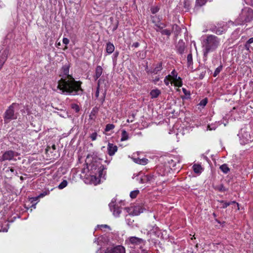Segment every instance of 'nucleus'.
Instances as JSON below:
<instances>
[{
    "instance_id": "b1692460",
    "label": "nucleus",
    "mask_w": 253,
    "mask_h": 253,
    "mask_svg": "<svg viewBox=\"0 0 253 253\" xmlns=\"http://www.w3.org/2000/svg\"><path fill=\"white\" fill-rule=\"evenodd\" d=\"M148 159L146 158L135 159V162L140 165H145L148 163Z\"/></svg>"
},
{
    "instance_id": "864d4df0",
    "label": "nucleus",
    "mask_w": 253,
    "mask_h": 253,
    "mask_svg": "<svg viewBox=\"0 0 253 253\" xmlns=\"http://www.w3.org/2000/svg\"><path fill=\"white\" fill-rule=\"evenodd\" d=\"M105 92L103 94V96L102 98L100 99V103H101V104H102L104 103V102L105 101Z\"/></svg>"
},
{
    "instance_id": "f8f14e48",
    "label": "nucleus",
    "mask_w": 253,
    "mask_h": 253,
    "mask_svg": "<svg viewBox=\"0 0 253 253\" xmlns=\"http://www.w3.org/2000/svg\"><path fill=\"white\" fill-rule=\"evenodd\" d=\"M176 48L177 52L180 54H182L184 53L185 48V43L182 41H179L176 45Z\"/></svg>"
},
{
    "instance_id": "69168bd1",
    "label": "nucleus",
    "mask_w": 253,
    "mask_h": 253,
    "mask_svg": "<svg viewBox=\"0 0 253 253\" xmlns=\"http://www.w3.org/2000/svg\"><path fill=\"white\" fill-rule=\"evenodd\" d=\"M32 203H33V204L31 206V207L32 208H36V205L37 203H34V202H33Z\"/></svg>"
},
{
    "instance_id": "f704fd0d",
    "label": "nucleus",
    "mask_w": 253,
    "mask_h": 253,
    "mask_svg": "<svg viewBox=\"0 0 253 253\" xmlns=\"http://www.w3.org/2000/svg\"><path fill=\"white\" fill-rule=\"evenodd\" d=\"M225 31L223 27H218L215 31V34L220 35L225 33Z\"/></svg>"
},
{
    "instance_id": "423d86ee",
    "label": "nucleus",
    "mask_w": 253,
    "mask_h": 253,
    "mask_svg": "<svg viewBox=\"0 0 253 253\" xmlns=\"http://www.w3.org/2000/svg\"><path fill=\"white\" fill-rule=\"evenodd\" d=\"M126 242H127L129 245H131L132 246L131 247L133 248L137 247L141 249L142 246L144 245L143 240L136 237H130L126 240Z\"/></svg>"
},
{
    "instance_id": "c03bdc74",
    "label": "nucleus",
    "mask_w": 253,
    "mask_h": 253,
    "mask_svg": "<svg viewBox=\"0 0 253 253\" xmlns=\"http://www.w3.org/2000/svg\"><path fill=\"white\" fill-rule=\"evenodd\" d=\"M134 118L135 115L134 114H132L130 116H129V119L127 120V122H132Z\"/></svg>"
},
{
    "instance_id": "20e7f679",
    "label": "nucleus",
    "mask_w": 253,
    "mask_h": 253,
    "mask_svg": "<svg viewBox=\"0 0 253 253\" xmlns=\"http://www.w3.org/2000/svg\"><path fill=\"white\" fill-rule=\"evenodd\" d=\"M19 109V104L13 103L6 110L4 114L3 119L5 123H8L12 120L16 119L17 118V113H15V110H18Z\"/></svg>"
},
{
    "instance_id": "473e14b6",
    "label": "nucleus",
    "mask_w": 253,
    "mask_h": 253,
    "mask_svg": "<svg viewBox=\"0 0 253 253\" xmlns=\"http://www.w3.org/2000/svg\"><path fill=\"white\" fill-rule=\"evenodd\" d=\"M68 182L66 180H64L58 186L59 189H62L67 185Z\"/></svg>"
},
{
    "instance_id": "f3484780",
    "label": "nucleus",
    "mask_w": 253,
    "mask_h": 253,
    "mask_svg": "<svg viewBox=\"0 0 253 253\" xmlns=\"http://www.w3.org/2000/svg\"><path fill=\"white\" fill-rule=\"evenodd\" d=\"M103 69L100 66H97L95 69V74L94 76L95 80H97L102 75Z\"/></svg>"
},
{
    "instance_id": "4c0bfd02",
    "label": "nucleus",
    "mask_w": 253,
    "mask_h": 253,
    "mask_svg": "<svg viewBox=\"0 0 253 253\" xmlns=\"http://www.w3.org/2000/svg\"><path fill=\"white\" fill-rule=\"evenodd\" d=\"M171 75H170L171 77H169L170 78V79H171L172 80H176V78L177 77V74L176 72V71L174 70H173L171 72Z\"/></svg>"
},
{
    "instance_id": "3c124183",
    "label": "nucleus",
    "mask_w": 253,
    "mask_h": 253,
    "mask_svg": "<svg viewBox=\"0 0 253 253\" xmlns=\"http://www.w3.org/2000/svg\"><path fill=\"white\" fill-rule=\"evenodd\" d=\"M217 28H218L216 26H214L210 28V31L215 33V31L217 30Z\"/></svg>"
},
{
    "instance_id": "a878e982",
    "label": "nucleus",
    "mask_w": 253,
    "mask_h": 253,
    "mask_svg": "<svg viewBox=\"0 0 253 253\" xmlns=\"http://www.w3.org/2000/svg\"><path fill=\"white\" fill-rule=\"evenodd\" d=\"M220 169L224 173H227L230 170V169L228 167L227 165L225 164L221 165L220 167Z\"/></svg>"
},
{
    "instance_id": "2eb2a0df",
    "label": "nucleus",
    "mask_w": 253,
    "mask_h": 253,
    "mask_svg": "<svg viewBox=\"0 0 253 253\" xmlns=\"http://www.w3.org/2000/svg\"><path fill=\"white\" fill-rule=\"evenodd\" d=\"M166 27V25L163 23L158 21L155 24L154 29L157 32H160Z\"/></svg>"
},
{
    "instance_id": "1a4fd4ad",
    "label": "nucleus",
    "mask_w": 253,
    "mask_h": 253,
    "mask_svg": "<svg viewBox=\"0 0 253 253\" xmlns=\"http://www.w3.org/2000/svg\"><path fill=\"white\" fill-rule=\"evenodd\" d=\"M115 202L116 199H113L112 200V202L109 204V206L111 211H113L114 215L116 216H119L121 212V210L120 207L114 204Z\"/></svg>"
},
{
    "instance_id": "09e8293b",
    "label": "nucleus",
    "mask_w": 253,
    "mask_h": 253,
    "mask_svg": "<svg viewBox=\"0 0 253 253\" xmlns=\"http://www.w3.org/2000/svg\"><path fill=\"white\" fill-rule=\"evenodd\" d=\"M97 112V109H96L95 108H93L92 109V111L91 112L90 117L92 115L95 116Z\"/></svg>"
},
{
    "instance_id": "393cba45",
    "label": "nucleus",
    "mask_w": 253,
    "mask_h": 253,
    "mask_svg": "<svg viewBox=\"0 0 253 253\" xmlns=\"http://www.w3.org/2000/svg\"><path fill=\"white\" fill-rule=\"evenodd\" d=\"M122 137L121 140L122 141L126 140L128 139V134L127 132L125 130H123L122 131Z\"/></svg>"
},
{
    "instance_id": "aec40b11",
    "label": "nucleus",
    "mask_w": 253,
    "mask_h": 253,
    "mask_svg": "<svg viewBox=\"0 0 253 253\" xmlns=\"http://www.w3.org/2000/svg\"><path fill=\"white\" fill-rule=\"evenodd\" d=\"M8 228L7 222H0V232H6Z\"/></svg>"
},
{
    "instance_id": "680f3d73",
    "label": "nucleus",
    "mask_w": 253,
    "mask_h": 253,
    "mask_svg": "<svg viewBox=\"0 0 253 253\" xmlns=\"http://www.w3.org/2000/svg\"><path fill=\"white\" fill-rule=\"evenodd\" d=\"M119 55V52L116 51L114 54V58H117Z\"/></svg>"
},
{
    "instance_id": "6ab92c4d",
    "label": "nucleus",
    "mask_w": 253,
    "mask_h": 253,
    "mask_svg": "<svg viewBox=\"0 0 253 253\" xmlns=\"http://www.w3.org/2000/svg\"><path fill=\"white\" fill-rule=\"evenodd\" d=\"M150 94L152 98H155L161 94V91L158 89H153L151 91Z\"/></svg>"
},
{
    "instance_id": "49530a36",
    "label": "nucleus",
    "mask_w": 253,
    "mask_h": 253,
    "mask_svg": "<svg viewBox=\"0 0 253 253\" xmlns=\"http://www.w3.org/2000/svg\"><path fill=\"white\" fill-rule=\"evenodd\" d=\"M5 59L4 58H0V70L1 69L5 62Z\"/></svg>"
},
{
    "instance_id": "0e129e2a",
    "label": "nucleus",
    "mask_w": 253,
    "mask_h": 253,
    "mask_svg": "<svg viewBox=\"0 0 253 253\" xmlns=\"http://www.w3.org/2000/svg\"><path fill=\"white\" fill-rule=\"evenodd\" d=\"M51 148L53 150H55L56 149V145L55 144H53L52 146H51Z\"/></svg>"
},
{
    "instance_id": "bb28decb",
    "label": "nucleus",
    "mask_w": 253,
    "mask_h": 253,
    "mask_svg": "<svg viewBox=\"0 0 253 253\" xmlns=\"http://www.w3.org/2000/svg\"><path fill=\"white\" fill-rule=\"evenodd\" d=\"M187 65L188 66H190L193 65V58H192V54L191 53H190L188 54L187 57Z\"/></svg>"
},
{
    "instance_id": "7ed1b4c3",
    "label": "nucleus",
    "mask_w": 253,
    "mask_h": 253,
    "mask_svg": "<svg viewBox=\"0 0 253 253\" xmlns=\"http://www.w3.org/2000/svg\"><path fill=\"white\" fill-rule=\"evenodd\" d=\"M253 20V9L246 7L242 9L239 16L236 20L238 25H243L249 23Z\"/></svg>"
},
{
    "instance_id": "f257e3e1",
    "label": "nucleus",
    "mask_w": 253,
    "mask_h": 253,
    "mask_svg": "<svg viewBox=\"0 0 253 253\" xmlns=\"http://www.w3.org/2000/svg\"><path fill=\"white\" fill-rule=\"evenodd\" d=\"M70 66L64 65L61 69V79L58 82L57 88L62 93L76 95H82L84 89L82 88V82L75 81L74 78L69 74Z\"/></svg>"
},
{
    "instance_id": "ea45409f",
    "label": "nucleus",
    "mask_w": 253,
    "mask_h": 253,
    "mask_svg": "<svg viewBox=\"0 0 253 253\" xmlns=\"http://www.w3.org/2000/svg\"><path fill=\"white\" fill-rule=\"evenodd\" d=\"M244 135L246 136V139L245 140L243 141V142L245 143H248L250 141H251V137L250 134H249L248 133L246 132L245 133Z\"/></svg>"
},
{
    "instance_id": "72a5a7b5",
    "label": "nucleus",
    "mask_w": 253,
    "mask_h": 253,
    "mask_svg": "<svg viewBox=\"0 0 253 253\" xmlns=\"http://www.w3.org/2000/svg\"><path fill=\"white\" fill-rule=\"evenodd\" d=\"M139 192V190H134L131 191L130 193V197L132 199L135 198L138 194Z\"/></svg>"
},
{
    "instance_id": "774afa93",
    "label": "nucleus",
    "mask_w": 253,
    "mask_h": 253,
    "mask_svg": "<svg viewBox=\"0 0 253 253\" xmlns=\"http://www.w3.org/2000/svg\"><path fill=\"white\" fill-rule=\"evenodd\" d=\"M82 173H85V168L83 169H82Z\"/></svg>"
},
{
    "instance_id": "a19ab883",
    "label": "nucleus",
    "mask_w": 253,
    "mask_h": 253,
    "mask_svg": "<svg viewBox=\"0 0 253 253\" xmlns=\"http://www.w3.org/2000/svg\"><path fill=\"white\" fill-rule=\"evenodd\" d=\"M208 103V99L207 98L202 99L200 102L199 103V105L201 106H205L206 105V104Z\"/></svg>"
},
{
    "instance_id": "37998d69",
    "label": "nucleus",
    "mask_w": 253,
    "mask_h": 253,
    "mask_svg": "<svg viewBox=\"0 0 253 253\" xmlns=\"http://www.w3.org/2000/svg\"><path fill=\"white\" fill-rule=\"evenodd\" d=\"M171 76L169 75L168 76H167L164 80V83L167 85H169V81L171 80L170 78H169Z\"/></svg>"
},
{
    "instance_id": "5701e85b",
    "label": "nucleus",
    "mask_w": 253,
    "mask_h": 253,
    "mask_svg": "<svg viewBox=\"0 0 253 253\" xmlns=\"http://www.w3.org/2000/svg\"><path fill=\"white\" fill-rule=\"evenodd\" d=\"M105 168L104 166L102 165V167H100L99 169H98L97 171H96V173H94V175L95 176H98L99 177H102L103 175V171L104 169Z\"/></svg>"
},
{
    "instance_id": "052dcab7",
    "label": "nucleus",
    "mask_w": 253,
    "mask_h": 253,
    "mask_svg": "<svg viewBox=\"0 0 253 253\" xmlns=\"http://www.w3.org/2000/svg\"><path fill=\"white\" fill-rule=\"evenodd\" d=\"M245 47L247 49V50H249V48H250V45L249 43H247V42H246V44H245Z\"/></svg>"
},
{
    "instance_id": "bf43d9fd",
    "label": "nucleus",
    "mask_w": 253,
    "mask_h": 253,
    "mask_svg": "<svg viewBox=\"0 0 253 253\" xmlns=\"http://www.w3.org/2000/svg\"><path fill=\"white\" fill-rule=\"evenodd\" d=\"M140 249H141L140 252H139L138 253H148L147 251H146L145 250L141 249V248Z\"/></svg>"
},
{
    "instance_id": "de8ad7c7",
    "label": "nucleus",
    "mask_w": 253,
    "mask_h": 253,
    "mask_svg": "<svg viewBox=\"0 0 253 253\" xmlns=\"http://www.w3.org/2000/svg\"><path fill=\"white\" fill-rule=\"evenodd\" d=\"M206 73V71H203L202 73H201L200 75H199V79L201 80L203 79L205 76Z\"/></svg>"
},
{
    "instance_id": "e433bc0d",
    "label": "nucleus",
    "mask_w": 253,
    "mask_h": 253,
    "mask_svg": "<svg viewBox=\"0 0 253 253\" xmlns=\"http://www.w3.org/2000/svg\"><path fill=\"white\" fill-rule=\"evenodd\" d=\"M216 189L220 192H224L227 190V189L225 188L223 184H220L218 186H217L216 187Z\"/></svg>"
},
{
    "instance_id": "39448f33",
    "label": "nucleus",
    "mask_w": 253,
    "mask_h": 253,
    "mask_svg": "<svg viewBox=\"0 0 253 253\" xmlns=\"http://www.w3.org/2000/svg\"><path fill=\"white\" fill-rule=\"evenodd\" d=\"M102 164L100 160L97 158L93 159L91 163L87 167V170H90L92 174L96 173L98 169L102 167Z\"/></svg>"
},
{
    "instance_id": "dca6fc26",
    "label": "nucleus",
    "mask_w": 253,
    "mask_h": 253,
    "mask_svg": "<svg viewBox=\"0 0 253 253\" xmlns=\"http://www.w3.org/2000/svg\"><path fill=\"white\" fill-rule=\"evenodd\" d=\"M49 193H50L49 190H45V191L42 192V193H41V194H40L39 195V196H38L36 197L31 198L30 199L31 202L33 203V202L36 201L39 198H42V197H43L44 196H45V195H48L49 194Z\"/></svg>"
},
{
    "instance_id": "4468645a",
    "label": "nucleus",
    "mask_w": 253,
    "mask_h": 253,
    "mask_svg": "<svg viewBox=\"0 0 253 253\" xmlns=\"http://www.w3.org/2000/svg\"><path fill=\"white\" fill-rule=\"evenodd\" d=\"M154 179L153 175H144L143 177H141L140 179V182L141 183H145L146 182H151Z\"/></svg>"
},
{
    "instance_id": "6e6d98bb",
    "label": "nucleus",
    "mask_w": 253,
    "mask_h": 253,
    "mask_svg": "<svg viewBox=\"0 0 253 253\" xmlns=\"http://www.w3.org/2000/svg\"><path fill=\"white\" fill-rule=\"evenodd\" d=\"M139 42H135L132 44V46L136 48V47H138L139 46Z\"/></svg>"
},
{
    "instance_id": "2f4dec72",
    "label": "nucleus",
    "mask_w": 253,
    "mask_h": 253,
    "mask_svg": "<svg viewBox=\"0 0 253 253\" xmlns=\"http://www.w3.org/2000/svg\"><path fill=\"white\" fill-rule=\"evenodd\" d=\"M219 202L221 203V208L223 209L226 208L228 206L231 205V203L224 202V201H220Z\"/></svg>"
},
{
    "instance_id": "9d476101",
    "label": "nucleus",
    "mask_w": 253,
    "mask_h": 253,
    "mask_svg": "<svg viewBox=\"0 0 253 253\" xmlns=\"http://www.w3.org/2000/svg\"><path fill=\"white\" fill-rule=\"evenodd\" d=\"M18 153L12 150H9L5 152L1 157V161H4L6 160L10 161L14 157L17 156Z\"/></svg>"
},
{
    "instance_id": "0eeeda50",
    "label": "nucleus",
    "mask_w": 253,
    "mask_h": 253,
    "mask_svg": "<svg viewBox=\"0 0 253 253\" xmlns=\"http://www.w3.org/2000/svg\"><path fill=\"white\" fill-rule=\"evenodd\" d=\"M124 211L128 213L130 215H138L143 212L142 208L140 207L132 206L130 207H126L124 209Z\"/></svg>"
},
{
    "instance_id": "c756f323",
    "label": "nucleus",
    "mask_w": 253,
    "mask_h": 253,
    "mask_svg": "<svg viewBox=\"0 0 253 253\" xmlns=\"http://www.w3.org/2000/svg\"><path fill=\"white\" fill-rule=\"evenodd\" d=\"M223 66L222 65H220L219 67L216 68V69L214 71V72L213 73V76L214 77H216L219 73L222 70Z\"/></svg>"
},
{
    "instance_id": "58836bf2",
    "label": "nucleus",
    "mask_w": 253,
    "mask_h": 253,
    "mask_svg": "<svg viewBox=\"0 0 253 253\" xmlns=\"http://www.w3.org/2000/svg\"><path fill=\"white\" fill-rule=\"evenodd\" d=\"M71 106L73 109L75 110L76 112L78 113L80 111V107L77 104H72Z\"/></svg>"
},
{
    "instance_id": "a18cd8bd",
    "label": "nucleus",
    "mask_w": 253,
    "mask_h": 253,
    "mask_svg": "<svg viewBox=\"0 0 253 253\" xmlns=\"http://www.w3.org/2000/svg\"><path fill=\"white\" fill-rule=\"evenodd\" d=\"M97 135V134L96 132L92 133L90 135V138H91V140L93 141L96 140Z\"/></svg>"
},
{
    "instance_id": "6e6552de",
    "label": "nucleus",
    "mask_w": 253,
    "mask_h": 253,
    "mask_svg": "<svg viewBox=\"0 0 253 253\" xmlns=\"http://www.w3.org/2000/svg\"><path fill=\"white\" fill-rule=\"evenodd\" d=\"M125 248L121 245L107 248L105 253H125Z\"/></svg>"
},
{
    "instance_id": "79ce46f5",
    "label": "nucleus",
    "mask_w": 253,
    "mask_h": 253,
    "mask_svg": "<svg viewBox=\"0 0 253 253\" xmlns=\"http://www.w3.org/2000/svg\"><path fill=\"white\" fill-rule=\"evenodd\" d=\"M159 8L158 6H153L151 8V11L153 14H155L158 12Z\"/></svg>"
},
{
    "instance_id": "412c9836",
    "label": "nucleus",
    "mask_w": 253,
    "mask_h": 253,
    "mask_svg": "<svg viewBox=\"0 0 253 253\" xmlns=\"http://www.w3.org/2000/svg\"><path fill=\"white\" fill-rule=\"evenodd\" d=\"M193 168L194 171L196 173H201L203 169L201 166L199 164H194Z\"/></svg>"
},
{
    "instance_id": "603ef678",
    "label": "nucleus",
    "mask_w": 253,
    "mask_h": 253,
    "mask_svg": "<svg viewBox=\"0 0 253 253\" xmlns=\"http://www.w3.org/2000/svg\"><path fill=\"white\" fill-rule=\"evenodd\" d=\"M182 91L183 92V93L185 94V95H190V92L187 91L185 88H182Z\"/></svg>"
},
{
    "instance_id": "4d7b16f0",
    "label": "nucleus",
    "mask_w": 253,
    "mask_h": 253,
    "mask_svg": "<svg viewBox=\"0 0 253 253\" xmlns=\"http://www.w3.org/2000/svg\"><path fill=\"white\" fill-rule=\"evenodd\" d=\"M99 87H97V89H96V92H95V97L96 98H98V96H99Z\"/></svg>"
},
{
    "instance_id": "4be33fe9",
    "label": "nucleus",
    "mask_w": 253,
    "mask_h": 253,
    "mask_svg": "<svg viewBox=\"0 0 253 253\" xmlns=\"http://www.w3.org/2000/svg\"><path fill=\"white\" fill-rule=\"evenodd\" d=\"M172 30L176 36H177L181 32L180 27L176 24L172 25Z\"/></svg>"
},
{
    "instance_id": "c85d7f7f",
    "label": "nucleus",
    "mask_w": 253,
    "mask_h": 253,
    "mask_svg": "<svg viewBox=\"0 0 253 253\" xmlns=\"http://www.w3.org/2000/svg\"><path fill=\"white\" fill-rule=\"evenodd\" d=\"M174 82V84L175 86L180 87L182 85L181 79L180 77H177L176 80H173Z\"/></svg>"
},
{
    "instance_id": "7c9ffc66",
    "label": "nucleus",
    "mask_w": 253,
    "mask_h": 253,
    "mask_svg": "<svg viewBox=\"0 0 253 253\" xmlns=\"http://www.w3.org/2000/svg\"><path fill=\"white\" fill-rule=\"evenodd\" d=\"M207 1V0H196V6L201 7L204 5Z\"/></svg>"
},
{
    "instance_id": "a211bd4d",
    "label": "nucleus",
    "mask_w": 253,
    "mask_h": 253,
    "mask_svg": "<svg viewBox=\"0 0 253 253\" xmlns=\"http://www.w3.org/2000/svg\"><path fill=\"white\" fill-rule=\"evenodd\" d=\"M114 49L115 46L113 43H111L110 42H109L107 43L106 50L108 53H112L114 51Z\"/></svg>"
},
{
    "instance_id": "8fccbe9b",
    "label": "nucleus",
    "mask_w": 253,
    "mask_h": 253,
    "mask_svg": "<svg viewBox=\"0 0 253 253\" xmlns=\"http://www.w3.org/2000/svg\"><path fill=\"white\" fill-rule=\"evenodd\" d=\"M63 42L65 44L67 45V44H68L69 43V40L68 39H67L66 38H64L63 39Z\"/></svg>"
},
{
    "instance_id": "cd10ccee",
    "label": "nucleus",
    "mask_w": 253,
    "mask_h": 253,
    "mask_svg": "<svg viewBox=\"0 0 253 253\" xmlns=\"http://www.w3.org/2000/svg\"><path fill=\"white\" fill-rule=\"evenodd\" d=\"M160 33L163 35H166L168 37V39H169V36H170L171 34V31L169 30L168 29H163Z\"/></svg>"
},
{
    "instance_id": "c9c22d12",
    "label": "nucleus",
    "mask_w": 253,
    "mask_h": 253,
    "mask_svg": "<svg viewBox=\"0 0 253 253\" xmlns=\"http://www.w3.org/2000/svg\"><path fill=\"white\" fill-rule=\"evenodd\" d=\"M114 127H115V126L113 124H107L106 126L105 131H109L110 130H112V129H114Z\"/></svg>"
},
{
    "instance_id": "5fc2aeb1",
    "label": "nucleus",
    "mask_w": 253,
    "mask_h": 253,
    "mask_svg": "<svg viewBox=\"0 0 253 253\" xmlns=\"http://www.w3.org/2000/svg\"><path fill=\"white\" fill-rule=\"evenodd\" d=\"M168 163L170 165V166L174 167L175 164L173 163V160L171 159L168 161Z\"/></svg>"
},
{
    "instance_id": "338daca9",
    "label": "nucleus",
    "mask_w": 253,
    "mask_h": 253,
    "mask_svg": "<svg viewBox=\"0 0 253 253\" xmlns=\"http://www.w3.org/2000/svg\"><path fill=\"white\" fill-rule=\"evenodd\" d=\"M50 149V147L49 146H48L46 149V151H48Z\"/></svg>"
},
{
    "instance_id": "f03ea898",
    "label": "nucleus",
    "mask_w": 253,
    "mask_h": 253,
    "mask_svg": "<svg viewBox=\"0 0 253 253\" xmlns=\"http://www.w3.org/2000/svg\"><path fill=\"white\" fill-rule=\"evenodd\" d=\"M219 44V39L214 35H209L204 41L203 55L204 60L207 59L209 53L216 49Z\"/></svg>"
},
{
    "instance_id": "e2e57ef3",
    "label": "nucleus",
    "mask_w": 253,
    "mask_h": 253,
    "mask_svg": "<svg viewBox=\"0 0 253 253\" xmlns=\"http://www.w3.org/2000/svg\"><path fill=\"white\" fill-rule=\"evenodd\" d=\"M229 203H231V204H236L237 205V207L238 208V209H239V204L236 203L235 201H231V202H230Z\"/></svg>"
},
{
    "instance_id": "9b49d317",
    "label": "nucleus",
    "mask_w": 253,
    "mask_h": 253,
    "mask_svg": "<svg viewBox=\"0 0 253 253\" xmlns=\"http://www.w3.org/2000/svg\"><path fill=\"white\" fill-rule=\"evenodd\" d=\"M118 147L112 143H109L107 146L108 154L112 156L117 151Z\"/></svg>"
},
{
    "instance_id": "13d9d810",
    "label": "nucleus",
    "mask_w": 253,
    "mask_h": 253,
    "mask_svg": "<svg viewBox=\"0 0 253 253\" xmlns=\"http://www.w3.org/2000/svg\"><path fill=\"white\" fill-rule=\"evenodd\" d=\"M249 44L253 42V38H251L249 39V40L247 42Z\"/></svg>"
},
{
    "instance_id": "ddd939ff",
    "label": "nucleus",
    "mask_w": 253,
    "mask_h": 253,
    "mask_svg": "<svg viewBox=\"0 0 253 253\" xmlns=\"http://www.w3.org/2000/svg\"><path fill=\"white\" fill-rule=\"evenodd\" d=\"M162 69H163L162 63L160 62V63H158L154 68L147 71V72L148 73H151V74L153 73L155 74H157L159 71H161L162 70Z\"/></svg>"
}]
</instances>
